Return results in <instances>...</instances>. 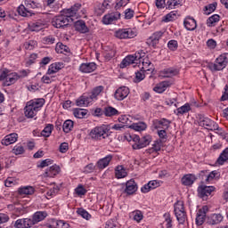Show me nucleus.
Returning <instances> with one entry per match:
<instances>
[{"label":"nucleus","instance_id":"c756f323","mask_svg":"<svg viewBox=\"0 0 228 228\" xmlns=\"http://www.w3.org/2000/svg\"><path fill=\"white\" fill-rule=\"evenodd\" d=\"M37 113H38V110L35 107H32L30 104L25 107V116H27L28 118H33Z\"/></svg>","mask_w":228,"mask_h":228},{"label":"nucleus","instance_id":"de8ad7c7","mask_svg":"<svg viewBox=\"0 0 228 228\" xmlns=\"http://www.w3.org/2000/svg\"><path fill=\"white\" fill-rule=\"evenodd\" d=\"M55 51L57 53H69V51H70V49L69 48V46L63 45L62 43H57Z\"/></svg>","mask_w":228,"mask_h":228},{"label":"nucleus","instance_id":"f257e3e1","mask_svg":"<svg viewBox=\"0 0 228 228\" xmlns=\"http://www.w3.org/2000/svg\"><path fill=\"white\" fill-rule=\"evenodd\" d=\"M228 65V53H222L216 59V63H209L208 69L212 72H216V70H224Z\"/></svg>","mask_w":228,"mask_h":228},{"label":"nucleus","instance_id":"4468645a","mask_svg":"<svg viewBox=\"0 0 228 228\" xmlns=\"http://www.w3.org/2000/svg\"><path fill=\"white\" fill-rule=\"evenodd\" d=\"M96 69L97 64L94 62L82 63L79 67L80 72H84L85 74H90V72H94Z\"/></svg>","mask_w":228,"mask_h":228},{"label":"nucleus","instance_id":"37998d69","mask_svg":"<svg viewBox=\"0 0 228 228\" xmlns=\"http://www.w3.org/2000/svg\"><path fill=\"white\" fill-rule=\"evenodd\" d=\"M177 19V12H171L163 17L162 22H171L172 20H175Z\"/></svg>","mask_w":228,"mask_h":228},{"label":"nucleus","instance_id":"473e14b6","mask_svg":"<svg viewBox=\"0 0 228 228\" xmlns=\"http://www.w3.org/2000/svg\"><path fill=\"white\" fill-rule=\"evenodd\" d=\"M20 195H33L35 188L33 186H25L18 190Z\"/></svg>","mask_w":228,"mask_h":228},{"label":"nucleus","instance_id":"9d476101","mask_svg":"<svg viewBox=\"0 0 228 228\" xmlns=\"http://www.w3.org/2000/svg\"><path fill=\"white\" fill-rule=\"evenodd\" d=\"M208 211H209L208 206H204L202 208L198 210L196 216V225H202V224L206 222V215H208Z\"/></svg>","mask_w":228,"mask_h":228},{"label":"nucleus","instance_id":"c9c22d12","mask_svg":"<svg viewBox=\"0 0 228 228\" xmlns=\"http://www.w3.org/2000/svg\"><path fill=\"white\" fill-rule=\"evenodd\" d=\"M225 161H228V147L223 151L219 158L216 160L217 165H224Z\"/></svg>","mask_w":228,"mask_h":228},{"label":"nucleus","instance_id":"052dcab7","mask_svg":"<svg viewBox=\"0 0 228 228\" xmlns=\"http://www.w3.org/2000/svg\"><path fill=\"white\" fill-rule=\"evenodd\" d=\"M53 160L51 159H46L43 160L40 165H38V168H45V167H49V165H53Z\"/></svg>","mask_w":228,"mask_h":228},{"label":"nucleus","instance_id":"13d9d810","mask_svg":"<svg viewBox=\"0 0 228 228\" xmlns=\"http://www.w3.org/2000/svg\"><path fill=\"white\" fill-rule=\"evenodd\" d=\"M164 225L166 226V228H172V218L170 217L169 214H165L164 215Z\"/></svg>","mask_w":228,"mask_h":228},{"label":"nucleus","instance_id":"774afa93","mask_svg":"<svg viewBox=\"0 0 228 228\" xmlns=\"http://www.w3.org/2000/svg\"><path fill=\"white\" fill-rule=\"evenodd\" d=\"M105 228H118V225H117V222L109 220L106 222Z\"/></svg>","mask_w":228,"mask_h":228},{"label":"nucleus","instance_id":"5701e85b","mask_svg":"<svg viewBox=\"0 0 228 228\" xmlns=\"http://www.w3.org/2000/svg\"><path fill=\"white\" fill-rule=\"evenodd\" d=\"M155 129H168L170 127V122L167 119H160V120H155L154 123Z\"/></svg>","mask_w":228,"mask_h":228},{"label":"nucleus","instance_id":"1a4fd4ad","mask_svg":"<svg viewBox=\"0 0 228 228\" xmlns=\"http://www.w3.org/2000/svg\"><path fill=\"white\" fill-rule=\"evenodd\" d=\"M215 190V186L201 185L198 188L199 197L203 199V200H206V199H208V197H209V195H211Z\"/></svg>","mask_w":228,"mask_h":228},{"label":"nucleus","instance_id":"5fc2aeb1","mask_svg":"<svg viewBox=\"0 0 228 228\" xmlns=\"http://www.w3.org/2000/svg\"><path fill=\"white\" fill-rule=\"evenodd\" d=\"M216 10V3L210 4L207 6H205V12L207 15H209V13H213Z\"/></svg>","mask_w":228,"mask_h":228},{"label":"nucleus","instance_id":"39448f33","mask_svg":"<svg viewBox=\"0 0 228 228\" xmlns=\"http://www.w3.org/2000/svg\"><path fill=\"white\" fill-rule=\"evenodd\" d=\"M175 214L179 224H184V222H186V212L184 211L183 202L178 201L175 204Z\"/></svg>","mask_w":228,"mask_h":228},{"label":"nucleus","instance_id":"f03ea898","mask_svg":"<svg viewBox=\"0 0 228 228\" xmlns=\"http://www.w3.org/2000/svg\"><path fill=\"white\" fill-rule=\"evenodd\" d=\"M199 124L201 126V127H205V129H209V131H219L220 134H224V132L222 131V128L218 126V124L211 120L209 118L200 115Z\"/></svg>","mask_w":228,"mask_h":228},{"label":"nucleus","instance_id":"bb28decb","mask_svg":"<svg viewBox=\"0 0 228 228\" xmlns=\"http://www.w3.org/2000/svg\"><path fill=\"white\" fill-rule=\"evenodd\" d=\"M47 217V212L45 211H39L36 212L33 216L32 220L34 221V224H38V222H42V220L45 219Z\"/></svg>","mask_w":228,"mask_h":228},{"label":"nucleus","instance_id":"09e8293b","mask_svg":"<svg viewBox=\"0 0 228 228\" xmlns=\"http://www.w3.org/2000/svg\"><path fill=\"white\" fill-rule=\"evenodd\" d=\"M73 114L76 118H85V116L86 115V110L75 109L73 110Z\"/></svg>","mask_w":228,"mask_h":228},{"label":"nucleus","instance_id":"ddd939ff","mask_svg":"<svg viewBox=\"0 0 228 228\" xmlns=\"http://www.w3.org/2000/svg\"><path fill=\"white\" fill-rule=\"evenodd\" d=\"M48 228H70L68 223L61 220L52 219L49 224H46Z\"/></svg>","mask_w":228,"mask_h":228},{"label":"nucleus","instance_id":"c03bdc74","mask_svg":"<svg viewBox=\"0 0 228 228\" xmlns=\"http://www.w3.org/2000/svg\"><path fill=\"white\" fill-rule=\"evenodd\" d=\"M29 104L31 105L32 108H35L37 111H39L40 108H42V106H44V104H45V100L42 99V98L37 99Z\"/></svg>","mask_w":228,"mask_h":228},{"label":"nucleus","instance_id":"0eeeda50","mask_svg":"<svg viewBox=\"0 0 228 228\" xmlns=\"http://www.w3.org/2000/svg\"><path fill=\"white\" fill-rule=\"evenodd\" d=\"M120 15L121 14L119 12H114L105 14L102 17V23L107 26L110 24H115V22H117V20L120 19Z\"/></svg>","mask_w":228,"mask_h":228},{"label":"nucleus","instance_id":"412c9836","mask_svg":"<svg viewBox=\"0 0 228 228\" xmlns=\"http://www.w3.org/2000/svg\"><path fill=\"white\" fill-rule=\"evenodd\" d=\"M90 102H92V98L88 94H83L76 101L77 106H80L81 108L83 106H88Z\"/></svg>","mask_w":228,"mask_h":228},{"label":"nucleus","instance_id":"7c9ffc66","mask_svg":"<svg viewBox=\"0 0 228 228\" xmlns=\"http://www.w3.org/2000/svg\"><path fill=\"white\" fill-rule=\"evenodd\" d=\"M170 86V83L164 81L159 84H158L154 88V92H157V94H163L167 88Z\"/></svg>","mask_w":228,"mask_h":228},{"label":"nucleus","instance_id":"9b49d317","mask_svg":"<svg viewBox=\"0 0 228 228\" xmlns=\"http://www.w3.org/2000/svg\"><path fill=\"white\" fill-rule=\"evenodd\" d=\"M129 95V88L121 86L116 90L114 97L117 101H124Z\"/></svg>","mask_w":228,"mask_h":228},{"label":"nucleus","instance_id":"a19ab883","mask_svg":"<svg viewBox=\"0 0 228 228\" xmlns=\"http://www.w3.org/2000/svg\"><path fill=\"white\" fill-rule=\"evenodd\" d=\"M62 129L64 133H70L72 129H74V121L70 119H67L62 126Z\"/></svg>","mask_w":228,"mask_h":228},{"label":"nucleus","instance_id":"72a5a7b5","mask_svg":"<svg viewBox=\"0 0 228 228\" xmlns=\"http://www.w3.org/2000/svg\"><path fill=\"white\" fill-rule=\"evenodd\" d=\"M130 129H134V131H145L147 129V125L143 122L133 123L129 126Z\"/></svg>","mask_w":228,"mask_h":228},{"label":"nucleus","instance_id":"6ab92c4d","mask_svg":"<svg viewBox=\"0 0 228 228\" xmlns=\"http://www.w3.org/2000/svg\"><path fill=\"white\" fill-rule=\"evenodd\" d=\"M111 159H113V156L108 155L107 157L98 160L96 163V168H99V170H102L103 168H106L111 162Z\"/></svg>","mask_w":228,"mask_h":228},{"label":"nucleus","instance_id":"f8f14e48","mask_svg":"<svg viewBox=\"0 0 228 228\" xmlns=\"http://www.w3.org/2000/svg\"><path fill=\"white\" fill-rule=\"evenodd\" d=\"M161 37H163V32L157 31L153 33L152 36L147 39V44L151 47H156V45L159 43Z\"/></svg>","mask_w":228,"mask_h":228},{"label":"nucleus","instance_id":"f3484780","mask_svg":"<svg viewBox=\"0 0 228 228\" xmlns=\"http://www.w3.org/2000/svg\"><path fill=\"white\" fill-rule=\"evenodd\" d=\"M19 139V134L12 133L10 134H7L1 142L2 145H12V143H15L17 140Z\"/></svg>","mask_w":228,"mask_h":228},{"label":"nucleus","instance_id":"3c124183","mask_svg":"<svg viewBox=\"0 0 228 228\" xmlns=\"http://www.w3.org/2000/svg\"><path fill=\"white\" fill-rule=\"evenodd\" d=\"M53 126L48 125L46 126L44 130L41 132L42 136H45V138L51 136V133H53Z\"/></svg>","mask_w":228,"mask_h":228},{"label":"nucleus","instance_id":"20e7f679","mask_svg":"<svg viewBox=\"0 0 228 228\" xmlns=\"http://www.w3.org/2000/svg\"><path fill=\"white\" fill-rule=\"evenodd\" d=\"M74 19L70 18L68 14H61L59 16H56L53 21L52 24L54 26V28H67L70 22H73Z\"/></svg>","mask_w":228,"mask_h":228},{"label":"nucleus","instance_id":"49530a36","mask_svg":"<svg viewBox=\"0 0 228 228\" xmlns=\"http://www.w3.org/2000/svg\"><path fill=\"white\" fill-rule=\"evenodd\" d=\"M131 216H133L134 220L138 223L143 220V213H142V211L140 210H134V212H132Z\"/></svg>","mask_w":228,"mask_h":228},{"label":"nucleus","instance_id":"0e129e2a","mask_svg":"<svg viewBox=\"0 0 228 228\" xmlns=\"http://www.w3.org/2000/svg\"><path fill=\"white\" fill-rule=\"evenodd\" d=\"M25 4L28 10H29L30 8H32L33 10H35V8H38V4L31 0H26Z\"/></svg>","mask_w":228,"mask_h":228},{"label":"nucleus","instance_id":"603ef678","mask_svg":"<svg viewBox=\"0 0 228 228\" xmlns=\"http://www.w3.org/2000/svg\"><path fill=\"white\" fill-rule=\"evenodd\" d=\"M17 79H19V75H17V73H10L7 76V83H9L8 85H13V83H15V81H17Z\"/></svg>","mask_w":228,"mask_h":228},{"label":"nucleus","instance_id":"69168bd1","mask_svg":"<svg viewBox=\"0 0 228 228\" xmlns=\"http://www.w3.org/2000/svg\"><path fill=\"white\" fill-rule=\"evenodd\" d=\"M134 17V11L133 9L128 8L125 11V19L129 20Z\"/></svg>","mask_w":228,"mask_h":228},{"label":"nucleus","instance_id":"864d4df0","mask_svg":"<svg viewBox=\"0 0 228 228\" xmlns=\"http://www.w3.org/2000/svg\"><path fill=\"white\" fill-rule=\"evenodd\" d=\"M24 48L28 51H33L34 47H37V41L35 40H29L24 43Z\"/></svg>","mask_w":228,"mask_h":228},{"label":"nucleus","instance_id":"c85d7f7f","mask_svg":"<svg viewBox=\"0 0 228 228\" xmlns=\"http://www.w3.org/2000/svg\"><path fill=\"white\" fill-rule=\"evenodd\" d=\"M18 13L19 15H21V17H31V15H33V12L28 10V7L23 4L18 7Z\"/></svg>","mask_w":228,"mask_h":228},{"label":"nucleus","instance_id":"ea45409f","mask_svg":"<svg viewBox=\"0 0 228 228\" xmlns=\"http://www.w3.org/2000/svg\"><path fill=\"white\" fill-rule=\"evenodd\" d=\"M219 20H220V15L214 14L207 20V25L209 28H213V26H216V22H218Z\"/></svg>","mask_w":228,"mask_h":228},{"label":"nucleus","instance_id":"4c0bfd02","mask_svg":"<svg viewBox=\"0 0 228 228\" xmlns=\"http://www.w3.org/2000/svg\"><path fill=\"white\" fill-rule=\"evenodd\" d=\"M163 145V142L158 140L152 145V148L148 150L149 154H152V152H159L161 151V147Z\"/></svg>","mask_w":228,"mask_h":228},{"label":"nucleus","instance_id":"680f3d73","mask_svg":"<svg viewBox=\"0 0 228 228\" xmlns=\"http://www.w3.org/2000/svg\"><path fill=\"white\" fill-rule=\"evenodd\" d=\"M24 147L22 146H15L12 149V154H15V156H19L20 154H24Z\"/></svg>","mask_w":228,"mask_h":228},{"label":"nucleus","instance_id":"e433bc0d","mask_svg":"<svg viewBox=\"0 0 228 228\" xmlns=\"http://www.w3.org/2000/svg\"><path fill=\"white\" fill-rule=\"evenodd\" d=\"M182 0H169L167 1L166 6L168 10H174L175 8H179L181 6Z\"/></svg>","mask_w":228,"mask_h":228},{"label":"nucleus","instance_id":"338daca9","mask_svg":"<svg viewBox=\"0 0 228 228\" xmlns=\"http://www.w3.org/2000/svg\"><path fill=\"white\" fill-rule=\"evenodd\" d=\"M168 49L170 51H176L177 50V42L175 40H170L167 44Z\"/></svg>","mask_w":228,"mask_h":228},{"label":"nucleus","instance_id":"79ce46f5","mask_svg":"<svg viewBox=\"0 0 228 228\" xmlns=\"http://www.w3.org/2000/svg\"><path fill=\"white\" fill-rule=\"evenodd\" d=\"M127 176V172L124 169L123 166H118L116 168V177L118 179H123Z\"/></svg>","mask_w":228,"mask_h":228},{"label":"nucleus","instance_id":"f704fd0d","mask_svg":"<svg viewBox=\"0 0 228 228\" xmlns=\"http://www.w3.org/2000/svg\"><path fill=\"white\" fill-rule=\"evenodd\" d=\"M191 110V106L190 105V103H185L184 105H183L182 107H179L176 110V115H184L186 113H189Z\"/></svg>","mask_w":228,"mask_h":228},{"label":"nucleus","instance_id":"4d7b16f0","mask_svg":"<svg viewBox=\"0 0 228 228\" xmlns=\"http://www.w3.org/2000/svg\"><path fill=\"white\" fill-rule=\"evenodd\" d=\"M4 184L7 188H12V186H15V184H17V180H15L13 177H8L4 181Z\"/></svg>","mask_w":228,"mask_h":228},{"label":"nucleus","instance_id":"6e6552de","mask_svg":"<svg viewBox=\"0 0 228 228\" xmlns=\"http://www.w3.org/2000/svg\"><path fill=\"white\" fill-rule=\"evenodd\" d=\"M117 38L124 39V38H134L136 37V33L133 31L131 28H120L115 33Z\"/></svg>","mask_w":228,"mask_h":228},{"label":"nucleus","instance_id":"2f4dec72","mask_svg":"<svg viewBox=\"0 0 228 228\" xmlns=\"http://www.w3.org/2000/svg\"><path fill=\"white\" fill-rule=\"evenodd\" d=\"M102 90H104V86H98L94 87L92 90L91 94H89L87 95L91 98V101H94V99H97V96L101 94Z\"/></svg>","mask_w":228,"mask_h":228},{"label":"nucleus","instance_id":"dca6fc26","mask_svg":"<svg viewBox=\"0 0 228 228\" xmlns=\"http://www.w3.org/2000/svg\"><path fill=\"white\" fill-rule=\"evenodd\" d=\"M224 220L221 214H212L207 218V223L209 225H218Z\"/></svg>","mask_w":228,"mask_h":228},{"label":"nucleus","instance_id":"7ed1b4c3","mask_svg":"<svg viewBox=\"0 0 228 228\" xmlns=\"http://www.w3.org/2000/svg\"><path fill=\"white\" fill-rule=\"evenodd\" d=\"M89 136L92 140H104L108 138V128L106 126H95L89 133Z\"/></svg>","mask_w":228,"mask_h":228},{"label":"nucleus","instance_id":"aec40b11","mask_svg":"<svg viewBox=\"0 0 228 228\" xmlns=\"http://www.w3.org/2000/svg\"><path fill=\"white\" fill-rule=\"evenodd\" d=\"M79 10H81V4H75L69 9H66L64 13L72 19V17H76V15H77V12H79Z\"/></svg>","mask_w":228,"mask_h":228},{"label":"nucleus","instance_id":"8fccbe9b","mask_svg":"<svg viewBox=\"0 0 228 228\" xmlns=\"http://www.w3.org/2000/svg\"><path fill=\"white\" fill-rule=\"evenodd\" d=\"M77 213L86 220L92 218V215H90V213H88V211H86L85 208H77Z\"/></svg>","mask_w":228,"mask_h":228},{"label":"nucleus","instance_id":"e2e57ef3","mask_svg":"<svg viewBox=\"0 0 228 228\" xmlns=\"http://www.w3.org/2000/svg\"><path fill=\"white\" fill-rule=\"evenodd\" d=\"M44 44H47L48 45H51L56 42V38L53 36H48L43 38Z\"/></svg>","mask_w":228,"mask_h":228},{"label":"nucleus","instance_id":"393cba45","mask_svg":"<svg viewBox=\"0 0 228 228\" xmlns=\"http://www.w3.org/2000/svg\"><path fill=\"white\" fill-rule=\"evenodd\" d=\"M184 28L188 29V31H193L197 29V21L192 18H186L183 21Z\"/></svg>","mask_w":228,"mask_h":228},{"label":"nucleus","instance_id":"bf43d9fd","mask_svg":"<svg viewBox=\"0 0 228 228\" xmlns=\"http://www.w3.org/2000/svg\"><path fill=\"white\" fill-rule=\"evenodd\" d=\"M33 225H35V221H33V219H29V218L23 219V228L33 227Z\"/></svg>","mask_w":228,"mask_h":228},{"label":"nucleus","instance_id":"a211bd4d","mask_svg":"<svg viewBox=\"0 0 228 228\" xmlns=\"http://www.w3.org/2000/svg\"><path fill=\"white\" fill-rule=\"evenodd\" d=\"M60 166L53 165L49 167V169H46V171L43 174L44 177H54L60 174Z\"/></svg>","mask_w":228,"mask_h":228},{"label":"nucleus","instance_id":"b1692460","mask_svg":"<svg viewBox=\"0 0 228 228\" xmlns=\"http://www.w3.org/2000/svg\"><path fill=\"white\" fill-rule=\"evenodd\" d=\"M195 181H197V177L194 175H185L182 177L183 186H191Z\"/></svg>","mask_w":228,"mask_h":228},{"label":"nucleus","instance_id":"423d86ee","mask_svg":"<svg viewBox=\"0 0 228 228\" xmlns=\"http://www.w3.org/2000/svg\"><path fill=\"white\" fill-rule=\"evenodd\" d=\"M134 141L135 142L132 145L133 149H143L144 147H147V145L151 144V142H152V137L151 135H145L142 138H140L139 136H135L134 138Z\"/></svg>","mask_w":228,"mask_h":228},{"label":"nucleus","instance_id":"cd10ccee","mask_svg":"<svg viewBox=\"0 0 228 228\" xmlns=\"http://www.w3.org/2000/svg\"><path fill=\"white\" fill-rule=\"evenodd\" d=\"M136 63L134 61V55L126 56L120 63V69H126V67H129V65Z\"/></svg>","mask_w":228,"mask_h":228},{"label":"nucleus","instance_id":"a18cd8bd","mask_svg":"<svg viewBox=\"0 0 228 228\" xmlns=\"http://www.w3.org/2000/svg\"><path fill=\"white\" fill-rule=\"evenodd\" d=\"M105 117H115V115H118V110L113 107H106L104 110Z\"/></svg>","mask_w":228,"mask_h":228},{"label":"nucleus","instance_id":"58836bf2","mask_svg":"<svg viewBox=\"0 0 228 228\" xmlns=\"http://www.w3.org/2000/svg\"><path fill=\"white\" fill-rule=\"evenodd\" d=\"M30 31H41L44 29V24L40 21H36L28 24Z\"/></svg>","mask_w":228,"mask_h":228},{"label":"nucleus","instance_id":"a878e982","mask_svg":"<svg viewBox=\"0 0 228 228\" xmlns=\"http://www.w3.org/2000/svg\"><path fill=\"white\" fill-rule=\"evenodd\" d=\"M63 69V63L61 62H55L49 66L47 74L51 76V74H56L59 70Z\"/></svg>","mask_w":228,"mask_h":228},{"label":"nucleus","instance_id":"2eb2a0df","mask_svg":"<svg viewBox=\"0 0 228 228\" xmlns=\"http://www.w3.org/2000/svg\"><path fill=\"white\" fill-rule=\"evenodd\" d=\"M75 29L78 33L86 34L90 33V28L86 26V23L83 20H77L75 22Z\"/></svg>","mask_w":228,"mask_h":228},{"label":"nucleus","instance_id":"4be33fe9","mask_svg":"<svg viewBox=\"0 0 228 228\" xmlns=\"http://www.w3.org/2000/svg\"><path fill=\"white\" fill-rule=\"evenodd\" d=\"M136 190H138V186L136 185V182H134V180L126 182L125 191L127 193V195H133Z\"/></svg>","mask_w":228,"mask_h":228},{"label":"nucleus","instance_id":"6e6d98bb","mask_svg":"<svg viewBox=\"0 0 228 228\" xmlns=\"http://www.w3.org/2000/svg\"><path fill=\"white\" fill-rule=\"evenodd\" d=\"M118 122L125 124V126H129L131 124V116H121L118 118Z\"/></svg>","mask_w":228,"mask_h":228}]
</instances>
